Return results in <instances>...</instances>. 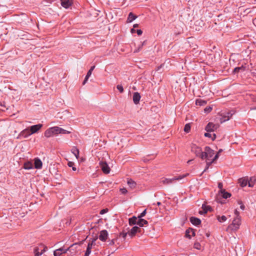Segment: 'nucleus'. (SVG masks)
I'll return each instance as SVG.
<instances>
[{
  "label": "nucleus",
  "instance_id": "nucleus-59",
  "mask_svg": "<svg viewBox=\"0 0 256 256\" xmlns=\"http://www.w3.org/2000/svg\"><path fill=\"white\" fill-rule=\"evenodd\" d=\"M114 240H112L110 242V245H112V244H114Z\"/></svg>",
  "mask_w": 256,
  "mask_h": 256
},
{
  "label": "nucleus",
  "instance_id": "nucleus-44",
  "mask_svg": "<svg viewBox=\"0 0 256 256\" xmlns=\"http://www.w3.org/2000/svg\"><path fill=\"white\" fill-rule=\"evenodd\" d=\"M238 204L240 205V208L242 210H244L245 208V206L243 204L242 202V201H239L238 202Z\"/></svg>",
  "mask_w": 256,
  "mask_h": 256
},
{
  "label": "nucleus",
  "instance_id": "nucleus-35",
  "mask_svg": "<svg viewBox=\"0 0 256 256\" xmlns=\"http://www.w3.org/2000/svg\"><path fill=\"white\" fill-rule=\"evenodd\" d=\"M218 158V155L215 156H214V158L211 161H210V162L206 161V166H208V167H209L212 164V163H213Z\"/></svg>",
  "mask_w": 256,
  "mask_h": 256
},
{
  "label": "nucleus",
  "instance_id": "nucleus-64",
  "mask_svg": "<svg viewBox=\"0 0 256 256\" xmlns=\"http://www.w3.org/2000/svg\"><path fill=\"white\" fill-rule=\"evenodd\" d=\"M157 204L158 206H160V205L161 204V203H160V202H157V204Z\"/></svg>",
  "mask_w": 256,
  "mask_h": 256
},
{
  "label": "nucleus",
  "instance_id": "nucleus-19",
  "mask_svg": "<svg viewBox=\"0 0 256 256\" xmlns=\"http://www.w3.org/2000/svg\"><path fill=\"white\" fill-rule=\"evenodd\" d=\"M202 210H200L199 212V213L200 214H206L208 212V211L211 208L210 206H206L205 204H202Z\"/></svg>",
  "mask_w": 256,
  "mask_h": 256
},
{
  "label": "nucleus",
  "instance_id": "nucleus-63",
  "mask_svg": "<svg viewBox=\"0 0 256 256\" xmlns=\"http://www.w3.org/2000/svg\"><path fill=\"white\" fill-rule=\"evenodd\" d=\"M252 110H256V107H254L250 108Z\"/></svg>",
  "mask_w": 256,
  "mask_h": 256
},
{
  "label": "nucleus",
  "instance_id": "nucleus-6",
  "mask_svg": "<svg viewBox=\"0 0 256 256\" xmlns=\"http://www.w3.org/2000/svg\"><path fill=\"white\" fill-rule=\"evenodd\" d=\"M214 154V150L211 149L210 146H206L204 148V160L206 159L208 160L209 158H212Z\"/></svg>",
  "mask_w": 256,
  "mask_h": 256
},
{
  "label": "nucleus",
  "instance_id": "nucleus-33",
  "mask_svg": "<svg viewBox=\"0 0 256 256\" xmlns=\"http://www.w3.org/2000/svg\"><path fill=\"white\" fill-rule=\"evenodd\" d=\"M221 192L222 194V196L224 198H228L231 196V194L227 192H226L225 190H222Z\"/></svg>",
  "mask_w": 256,
  "mask_h": 256
},
{
  "label": "nucleus",
  "instance_id": "nucleus-1",
  "mask_svg": "<svg viewBox=\"0 0 256 256\" xmlns=\"http://www.w3.org/2000/svg\"><path fill=\"white\" fill-rule=\"evenodd\" d=\"M58 126H53L47 129L44 132V136L50 138L58 134Z\"/></svg>",
  "mask_w": 256,
  "mask_h": 256
},
{
  "label": "nucleus",
  "instance_id": "nucleus-61",
  "mask_svg": "<svg viewBox=\"0 0 256 256\" xmlns=\"http://www.w3.org/2000/svg\"><path fill=\"white\" fill-rule=\"evenodd\" d=\"M0 106H4V104L2 102H0Z\"/></svg>",
  "mask_w": 256,
  "mask_h": 256
},
{
  "label": "nucleus",
  "instance_id": "nucleus-17",
  "mask_svg": "<svg viewBox=\"0 0 256 256\" xmlns=\"http://www.w3.org/2000/svg\"><path fill=\"white\" fill-rule=\"evenodd\" d=\"M34 168L36 169H40L42 167V163L41 160L38 158H34Z\"/></svg>",
  "mask_w": 256,
  "mask_h": 256
},
{
  "label": "nucleus",
  "instance_id": "nucleus-21",
  "mask_svg": "<svg viewBox=\"0 0 256 256\" xmlns=\"http://www.w3.org/2000/svg\"><path fill=\"white\" fill-rule=\"evenodd\" d=\"M148 222L142 218H138L137 225L140 227H142L145 224H148Z\"/></svg>",
  "mask_w": 256,
  "mask_h": 256
},
{
  "label": "nucleus",
  "instance_id": "nucleus-10",
  "mask_svg": "<svg viewBox=\"0 0 256 256\" xmlns=\"http://www.w3.org/2000/svg\"><path fill=\"white\" fill-rule=\"evenodd\" d=\"M100 164L104 173L106 174L110 173V168L106 162H100Z\"/></svg>",
  "mask_w": 256,
  "mask_h": 256
},
{
  "label": "nucleus",
  "instance_id": "nucleus-42",
  "mask_svg": "<svg viewBox=\"0 0 256 256\" xmlns=\"http://www.w3.org/2000/svg\"><path fill=\"white\" fill-rule=\"evenodd\" d=\"M116 88L120 91V92L122 93V92H124V88H123V86H122V85L118 84L116 86Z\"/></svg>",
  "mask_w": 256,
  "mask_h": 256
},
{
  "label": "nucleus",
  "instance_id": "nucleus-18",
  "mask_svg": "<svg viewBox=\"0 0 256 256\" xmlns=\"http://www.w3.org/2000/svg\"><path fill=\"white\" fill-rule=\"evenodd\" d=\"M238 182L242 187H244L248 184V178H240L238 180Z\"/></svg>",
  "mask_w": 256,
  "mask_h": 256
},
{
  "label": "nucleus",
  "instance_id": "nucleus-58",
  "mask_svg": "<svg viewBox=\"0 0 256 256\" xmlns=\"http://www.w3.org/2000/svg\"><path fill=\"white\" fill-rule=\"evenodd\" d=\"M209 167H208V166H206V167L205 168V169L204 170V171L202 172V173H204V172H206L208 168Z\"/></svg>",
  "mask_w": 256,
  "mask_h": 256
},
{
  "label": "nucleus",
  "instance_id": "nucleus-39",
  "mask_svg": "<svg viewBox=\"0 0 256 256\" xmlns=\"http://www.w3.org/2000/svg\"><path fill=\"white\" fill-rule=\"evenodd\" d=\"M241 70H244V68L242 66L240 67H236L234 68L233 72L234 73L238 72Z\"/></svg>",
  "mask_w": 256,
  "mask_h": 256
},
{
  "label": "nucleus",
  "instance_id": "nucleus-47",
  "mask_svg": "<svg viewBox=\"0 0 256 256\" xmlns=\"http://www.w3.org/2000/svg\"><path fill=\"white\" fill-rule=\"evenodd\" d=\"M120 192L122 194H126L128 191L126 188H122L120 189Z\"/></svg>",
  "mask_w": 256,
  "mask_h": 256
},
{
  "label": "nucleus",
  "instance_id": "nucleus-5",
  "mask_svg": "<svg viewBox=\"0 0 256 256\" xmlns=\"http://www.w3.org/2000/svg\"><path fill=\"white\" fill-rule=\"evenodd\" d=\"M234 114V112L232 110L228 112H222L221 114V118H220V123L222 124L228 120Z\"/></svg>",
  "mask_w": 256,
  "mask_h": 256
},
{
  "label": "nucleus",
  "instance_id": "nucleus-34",
  "mask_svg": "<svg viewBox=\"0 0 256 256\" xmlns=\"http://www.w3.org/2000/svg\"><path fill=\"white\" fill-rule=\"evenodd\" d=\"M173 178H165L164 180L162 181V182L164 184H168L172 183L173 181Z\"/></svg>",
  "mask_w": 256,
  "mask_h": 256
},
{
  "label": "nucleus",
  "instance_id": "nucleus-26",
  "mask_svg": "<svg viewBox=\"0 0 256 256\" xmlns=\"http://www.w3.org/2000/svg\"><path fill=\"white\" fill-rule=\"evenodd\" d=\"M127 184L132 188H134L136 186V182L132 179H128Z\"/></svg>",
  "mask_w": 256,
  "mask_h": 256
},
{
  "label": "nucleus",
  "instance_id": "nucleus-31",
  "mask_svg": "<svg viewBox=\"0 0 256 256\" xmlns=\"http://www.w3.org/2000/svg\"><path fill=\"white\" fill-rule=\"evenodd\" d=\"M210 132H206L204 134V136L207 138H211L212 140H214L216 138V134H213V136H212V134H210Z\"/></svg>",
  "mask_w": 256,
  "mask_h": 256
},
{
  "label": "nucleus",
  "instance_id": "nucleus-45",
  "mask_svg": "<svg viewBox=\"0 0 256 256\" xmlns=\"http://www.w3.org/2000/svg\"><path fill=\"white\" fill-rule=\"evenodd\" d=\"M212 110V108L210 106H207L204 109V111L205 112H209Z\"/></svg>",
  "mask_w": 256,
  "mask_h": 256
},
{
  "label": "nucleus",
  "instance_id": "nucleus-40",
  "mask_svg": "<svg viewBox=\"0 0 256 256\" xmlns=\"http://www.w3.org/2000/svg\"><path fill=\"white\" fill-rule=\"evenodd\" d=\"M95 66H92L88 70V72H87V74L86 76H88V77H90L91 74H92V72L93 71V70H94Z\"/></svg>",
  "mask_w": 256,
  "mask_h": 256
},
{
  "label": "nucleus",
  "instance_id": "nucleus-57",
  "mask_svg": "<svg viewBox=\"0 0 256 256\" xmlns=\"http://www.w3.org/2000/svg\"><path fill=\"white\" fill-rule=\"evenodd\" d=\"M130 32H132V34H133V33H134V32H136V30H135L134 29V28H132V29H131Z\"/></svg>",
  "mask_w": 256,
  "mask_h": 256
},
{
  "label": "nucleus",
  "instance_id": "nucleus-29",
  "mask_svg": "<svg viewBox=\"0 0 256 256\" xmlns=\"http://www.w3.org/2000/svg\"><path fill=\"white\" fill-rule=\"evenodd\" d=\"M206 104V100L201 99H198L196 101V104L200 106H204Z\"/></svg>",
  "mask_w": 256,
  "mask_h": 256
},
{
  "label": "nucleus",
  "instance_id": "nucleus-13",
  "mask_svg": "<svg viewBox=\"0 0 256 256\" xmlns=\"http://www.w3.org/2000/svg\"><path fill=\"white\" fill-rule=\"evenodd\" d=\"M30 129L26 128L20 132V134H19V137L26 138L32 135V134H30Z\"/></svg>",
  "mask_w": 256,
  "mask_h": 256
},
{
  "label": "nucleus",
  "instance_id": "nucleus-25",
  "mask_svg": "<svg viewBox=\"0 0 256 256\" xmlns=\"http://www.w3.org/2000/svg\"><path fill=\"white\" fill-rule=\"evenodd\" d=\"M137 16L134 14L133 13L130 12L128 14V18H127L128 22H132L133 20L136 18Z\"/></svg>",
  "mask_w": 256,
  "mask_h": 256
},
{
  "label": "nucleus",
  "instance_id": "nucleus-51",
  "mask_svg": "<svg viewBox=\"0 0 256 256\" xmlns=\"http://www.w3.org/2000/svg\"><path fill=\"white\" fill-rule=\"evenodd\" d=\"M234 214L236 215V217H240L239 215V212L237 210H234Z\"/></svg>",
  "mask_w": 256,
  "mask_h": 256
},
{
  "label": "nucleus",
  "instance_id": "nucleus-22",
  "mask_svg": "<svg viewBox=\"0 0 256 256\" xmlns=\"http://www.w3.org/2000/svg\"><path fill=\"white\" fill-rule=\"evenodd\" d=\"M189 231H191V234H192V236H195V230L192 228H189L186 230V238H188L189 239H190V238H191L192 236L190 234H188Z\"/></svg>",
  "mask_w": 256,
  "mask_h": 256
},
{
  "label": "nucleus",
  "instance_id": "nucleus-3",
  "mask_svg": "<svg viewBox=\"0 0 256 256\" xmlns=\"http://www.w3.org/2000/svg\"><path fill=\"white\" fill-rule=\"evenodd\" d=\"M191 150L192 152L194 153L197 157H200L202 160H204V152L200 147L198 146L196 144H193L192 146Z\"/></svg>",
  "mask_w": 256,
  "mask_h": 256
},
{
  "label": "nucleus",
  "instance_id": "nucleus-56",
  "mask_svg": "<svg viewBox=\"0 0 256 256\" xmlns=\"http://www.w3.org/2000/svg\"><path fill=\"white\" fill-rule=\"evenodd\" d=\"M223 151V150L222 149H220L218 151V152H217V154L215 155V156H219V154L222 152Z\"/></svg>",
  "mask_w": 256,
  "mask_h": 256
},
{
  "label": "nucleus",
  "instance_id": "nucleus-36",
  "mask_svg": "<svg viewBox=\"0 0 256 256\" xmlns=\"http://www.w3.org/2000/svg\"><path fill=\"white\" fill-rule=\"evenodd\" d=\"M146 40L144 41V42H142V44H140V45L138 47V48H137L136 49V50H134V52H140V51L142 50V46H143L144 44H146Z\"/></svg>",
  "mask_w": 256,
  "mask_h": 256
},
{
  "label": "nucleus",
  "instance_id": "nucleus-7",
  "mask_svg": "<svg viewBox=\"0 0 256 256\" xmlns=\"http://www.w3.org/2000/svg\"><path fill=\"white\" fill-rule=\"evenodd\" d=\"M220 126L219 124H214L212 122H210L206 126L205 130L208 132H212L216 130Z\"/></svg>",
  "mask_w": 256,
  "mask_h": 256
},
{
  "label": "nucleus",
  "instance_id": "nucleus-16",
  "mask_svg": "<svg viewBox=\"0 0 256 256\" xmlns=\"http://www.w3.org/2000/svg\"><path fill=\"white\" fill-rule=\"evenodd\" d=\"M190 222L194 226H198L200 224L201 220L200 218L194 216H192L190 218Z\"/></svg>",
  "mask_w": 256,
  "mask_h": 256
},
{
  "label": "nucleus",
  "instance_id": "nucleus-9",
  "mask_svg": "<svg viewBox=\"0 0 256 256\" xmlns=\"http://www.w3.org/2000/svg\"><path fill=\"white\" fill-rule=\"evenodd\" d=\"M108 231L106 230H102L100 232L99 239L102 242H106L108 237Z\"/></svg>",
  "mask_w": 256,
  "mask_h": 256
},
{
  "label": "nucleus",
  "instance_id": "nucleus-41",
  "mask_svg": "<svg viewBox=\"0 0 256 256\" xmlns=\"http://www.w3.org/2000/svg\"><path fill=\"white\" fill-rule=\"evenodd\" d=\"M74 162H68V166L69 167H72V170H73L74 171H76V168L75 166H74Z\"/></svg>",
  "mask_w": 256,
  "mask_h": 256
},
{
  "label": "nucleus",
  "instance_id": "nucleus-49",
  "mask_svg": "<svg viewBox=\"0 0 256 256\" xmlns=\"http://www.w3.org/2000/svg\"><path fill=\"white\" fill-rule=\"evenodd\" d=\"M200 245L199 243H195L194 244V248L198 249V250H200Z\"/></svg>",
  "mask_w": 256,
  "mask_h": 256
},
{
  "label": "nucleus",
  "instance_id": "nucleus-30",
  "mask_svg": "<svg viewBox=\"0 0 256 256\" xmlns=\"http://www.w3.org/2000/svg\"><path fill=\"white\" fill-rule=\"evenodd\" d=\"M92 248V244H88L86 248V252L84 256H89L91 253V250Z\"/></svg>",
  "mask_w": 256,
  "mask_h": 256
},
{
  "label": "nucleus",
  "instance_id": "nucleus-62",
  "mask_svg": "<svg viewBox=\"0 0 256 256\" xmlns=\"http://www.w3.org/2000/svg\"><path fill=\"white\" fill-rule=\"evenodd\" d=\"M192 160H188L187 162H188V164H190L191 162H192Z\"/></svg>",
  "mask_w": 256,
  "mask_h": 256
},
{
  "label": "nucleus",
  "instance_id": "nucleus-15",
  "mask_svg": "<svg viewBox=\"0 0 256 256\" xmlns=\"http://www.w3.org/2000/svg\"><path fill=\"white\" fill-rule=\"evenodd\" d=\"M140 95L138 92H135L134 93L132 100L135 104H138L140 99Z\"/></svg>",
  "mask_w": 256,
  "mask_h": 256
},
{
  "label": "nucleus",
  "instance_id": "nucleus-54",
  "mask_svg": "<svg viewBox=\"0 0 256 256\" xmlns=\"http://www.w3.org/2000/svg\"><path fill=\"white\" fill-rule=\"evenodd\" d=\"M89 78L90 77H88L87 76H86L85 78H84V80L83 82V84H84L88 80Z\"/></svg>",
  "mask_w": 256,
  "mask_h": 256
},
{
  "label": "nucleus",
  "instance_id": "nucleus-11",
  "mask_svg": "<svg viewBox=\"0 0 256 256\" xmlns=\"http://www.w3.org/2000/svg\"><path fill=\"white\" fill-rule=\"evenodd\" d=\"M69 249V248L66 249H64L63 248H60L54 251V256H60L62 254L66 253Z\"/></svg>",
  "mask_w": 256,
  "mask_h": 256
},
{
  "label": "nucleus",
  "instance_id": "nucleus-23",
  "mask_svg": "<svg viewBox=\"0 0 256 256\" xmlns=\"http://www.w3.org/2000/svg\"><path fill=\"white\" fill-rule=\"evenodd\" d=\"M24 168L26 170H31L34 168L33 164L31 162H27L24 164Z\"/></svg>",
  "mask_w": 256,
  "mask_h": 256
},
{
  "label": "nucleus",
  "instance_id": "nucleus-28",
  "mask_svg": "<svg viewBox=\"0 0 256 256\" xmlns=\"http://www.w3.org/2000/svg\"><path fill=\"white\" fill-rule=\"evenodd\" d=\"M71 151L72 152L75 156L76 158L78 159L79 156L78 150L76 147H73L72 148Z\"/></svg>",
  "mask_w": 256,
  "mask_h": 256
},
{
  "label": "nucleus",
  "instance_id": "nucleus-50",
  "mask_svg": "<svg viewBox=\"0 0 256 256\" xmlns=\"http://www.w3.org/2000/svg\"><path fill=\"white\" fill-rule=\"evenodd\" d=\"M218 187L220 189L221 192H222V190H222V183H221V182L218 183Z\"/></svg>",
  "mask_w": 256,
  "mask_h": 256
},
{
  "label": "nucleus",
  "instance_id": "nucleus-32",
  "mask_svg": "<svg viewBox=\"0 0 256 256\" xmlns=\"http://www.w3.org/2000/svg\"><path fill=\"white\" fill-rule=\"evenodd\" d=\"M188 174L187 173V174H182V175H180V176H176L174 178H173V180H180L182 179L183 178H184V177H186V176H188Z\"/></svg>",
  "mask_w": 256,
  "mask_h": 256
},
{
  "label": "nucleus",
  "instance_id": "nucleus-4",
  "mask_svg": "<svg viewBox=\"0 0 256 256\" xmlns=\"http://www.w3.org/2000/svg\"><path fill=\"white\" fill-rule=\"evenodd\" d=\"M47 250V247L43 244H40L38 246L34 248V253L36 256H40Z\"/></svg>",
  "mask_w": 256,
  "mask_h": 256
},
{
  "label": "nucleus",
  "instance_id": "nucleus-52",
  "mask_svg": "<svg viewBox=\"0 0 256 256\" xmlns=\"http://www.w3.org/2000/svg\"><path fill=\"white\" fill-rule=\"evenodd\" d=\"M96 239H97V238H96L92 239L91 242H89L88 244H92V246L94 244Z\"/></svg>",
  "mask_w": 256,
  "mask_h": 256
},
{
  "label": "nucleus",
  "instance_id": "nucleus-2",
  "mask_svg": "<svg viewBox=\"0 0 256 256\" xmlns=\"http://www.w3.org/2000/svg\"><path fill=\"white\" fill-rule=\"evenodd\" d=\"M240 224V217H236L233 220L232 224L228 226V228L233 231H236L239 228Z\"/></svg>",
  "mask_w": 256,
  "mask_h": 256
},
{
  "label": "nucleus",
  "instance_id": "nucleus-27",
  "mask_svg": "<svg viewBox=\"0 0 256 256\" xmlns=\"http://www.w3.org/2000/svg\"><path fill=\"white\" fill-rule=\"evenodd\" d=\"M58 134H68L70 133V131L64 130L62 128L58 126Z\"/></svg>",
  "mask_w": 256,
  "mask_h": 256
},
{
  "label": "nucleus",
  "instance_id": "nucleus-37",
  "mask_svg": "<svg viewBox=\"0 0 256 256\" xmlns=\"http://www.w3.org/2000/svg\"><path fill=\"white\" fill-rule=\"evenodd\" d=\"M190 124H186L185 126H184V131L186 132V133H188L190 132Z\"/></svg>",
  "mask_w": 256,
  "mask_h": 256
},
{
  "label": "nucleus",
  "instance_id": "nucleus-60",
  "mask_svg": "<svg viewBox=\"0 0 256 256\" xmlns=\"http://www.w3.org/2000/svg\"><path fill=\"white\" fill-rule=\"evenodd\" d=\"M138 26V24H134L133 26V28H137Z\"/></svg>",
  "mask_w": 256,
  "mask_h": 256
},
{
  "label": "nucleus",
  "instance_id": "nucleus-48",
  "mask_svg": "<svg viewBox=\"0 0 256 256\" xmlns=\"http://www.w3.org/2000/svg\"><path fill=\"white\" fill-rule=\"evenodd\" d=\"M127 234V232H122L120 234V236H122V238H125Z\"/></svg>",
  "mask_w": 256,
  "mask_h": 256
},
{
  "label": "nucleus",
  "instance_id": "nucleus-24",
  "mask_svg": "<svg viewBox=\"0 0 256 256\" xmlns=\"http://www.w3.org/2000/svg\"><path fill=\"white\" fill-rule=\"evenodd\" d=\"M256 182V176H251L248 180V186L252 188L254 186L255 182Z\"/></svg>",
  "mask_w": 256,
  "mask_h": 256
},
{
  "label": "nucleus",
  "instance_id": "nucleus-8",
  "mask_svg": "<svg viewBox=\"0 0 256 256\" xmlns=\"http://www.w3.org/2000/svg\"><path fill=\"white\" fill-rule=\"evenodd\" d=\"M42 126V124H35L30 126V134H34V133L37 132Z\"/></svg>",
  "mask_w": 256,
  "mask_h": 256
},
{
  "label": "nucleus",
  "instance_id": "nucleus-53",
  "mask_svg": "<svg viewBox=\"0 0 256 256\" xmlns=\"http://www.w3.org/2000/svg\"><path fill=\"white\" fill-rule=\"evenodd\" d=\"M136 33H137L138 35L140 36L142 33V31L141 30H136Z\"/></svg>",
  "mask_w": 256,
  "mask_h": 256
},
{
  "label": "nucleus",
  "instance_id": "nucleus-46",
  "mask_svg": "<svg viewBox=\"0 0 256 256\" xmlns=\"http://www.w3.org/2000/svg\"><path fill=\"white\" fill-rule=\"evenodd\" d=\"M108 212V208H104V209L100 211V214H104Z\"/></svg>",
  "mask_w": 256,
  "mask_h": 256
},
{
  "label": "nucleus",
  "instance_id": "nucleus-43",
  "mask_svg": "<svg viewBox=\"0 0 256 256\" xmlns=\"http://www.w3.org/2000/svg\"><path fill=\"white\" fill-rule=\"evenodd\" d=\"M146 213V210L145 209L142 213L138 216V218H142L144 217Z\"/></svg>",
  "mask_w": 256,
  "mask_h": 256
},
{
  "label": "nucleus",
  "instance_id": "nucleus-14",
  "mask_svg": "<svg viewBox=\"0 0 256 256\" xmlns=\"http://www.w3.org/2000/svg\"><path fill=\"white\" fill-rule=\"evenodd\" d=\"M72 4V0H61V5L65 8H68Z\"/></svg>",
  "mask_w": 256,
  "mask_h": 256
},
{
  "label": "nucleus",
  "instance_id": "nucleus-12",
  "mask_svg": "<svg viewBox=\"0 0 256 256\" xmlns=\"http://www.w3.org/2000/svg\"><path fill=\"white\" fill-rule=\"evenodd\" d=\"M138 232H140V229L137 226H134L128 232V234L130 236H134Z\"/></svg>",
  "mask_w": 256,
  "mask_h": 256
},
{
  "label": "nucleus",
  "instance_id": "nucleus-55",
  "mask_svg": "<svg viewBox=\"0 0 256 256\" xmlns=\"http://www.w3.org/2000/svg\"><path fill=\"white\" fill-rule=\"evenodd\" d=\"M164 66V64H161L160 66H158L157 68V70H160V68H162Z\"/></svg>",
  "mask_w": 256,
  "mask_h": 256
},
{
  "label": "nucleus",
  "instance_id": "nucleus-20",
  "mask_svg": "<svg viewBox=\"0 0 256 256\" xmlns=\"http://www.w3.org/2000/svg\"><path fill=\"white\" fill-rule=\"evenodd\" d=\"M138 220V216L136 217L135 216H133L132 218H130L128 220L129 224L130 226L137 224Z\"/></svg>",
  "mask_w": 256,
  "mask_h": 256
},
{
  "label": "nucleus",
  "instance_id": "nucleus-38",
  "mask_svg": "<svg viewBox=\"0 0 256 256\" xmlns=\"http://www.w3.org/2000/svg\"><path fill=\"white\" fill-rule=\"evenodd\" d=\"M218 220L222 222H225L226 221V218L225 216H218Z\"/></svg>",
  "mask_w": 256,
  "mask_h": 256
}]
</instances>
